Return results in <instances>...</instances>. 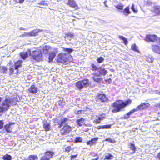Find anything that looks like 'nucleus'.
<instances>
[{
  "label": "nucleus",
  "instance_id": "49530a36",
  "mask_svg": "<svg viewBox=\"0 0 160 160\" xmlns=\"http://www.w3.org/2000/svg\"><path fill=\"white\" fill-rule=\"evenodd\" d=\"M105 141H108L112 143H114L115 141L114 140L110 138H107L105 139Z\"/></svg>",
  "mask_w": 160,
  "mask_h": 160
},
{
  "label": "nucleus",
  "instance_id": "a18cd8bd",
  "mask_svg": "<svg viewBox=\"0 0 160 160\" xmlns=\"http://www.w3.org/2000/svg\"><path fill=\"white\" fill-rule=\"evenodd\" d=\"M123 6L122 4H119L116 6V8L119 10H122L123 8Z\"/></svg>",
  "mask_w": 160,
  "mask_h": 160
},
{
  "label": "nucleus",
  "instance_id": "4be33fe9",
  "mask_svg": "<svg viewBox=\"0 0 160 160\" xmlns=\"http://www.w3.org/2000/svg\"><path fill=\"white\" fill-rule=\"evenodd\" d=\"M111 126L112 125L111 124L105 125H104L98 126L96 128L98 129H109L111 128Z\"/></svg>",
  "mask_w": 160,
  "mask_h": 160
},
{
  "label": "nucleus",
  "instance_id": "774afa93",
  "mask_svg": "<svg viewBox=\"0 0 160 160\" xmlns=\"http://www.w3.org/2000/svg\"><path fill=\"white\" fill-rule=\"evenodd\" d=\"M2 99V98L0 97V102H1Z\"/></svg>",
  "mask_w": 160,
  "mask_h": 160
},
{
  "label": "nucleus",
  "instance_id": "7ed1b4c3",
  "mask_svg": "<svg viewBox=\"0 0 160 160\" xmlns=\"http://www.w3.org/2000/svg\"><path fill=\"white\" fill-rule=\"evenodd\" d=\"M29 53L34 60L40 61L42 60V53L40 51L34 50L32 52V53L30 51Z\"/></svg>",
  "mask_w": 160,
  "mask_h": 160
},
{
  "label": "nucleus",
  "instance_id": "8fccbe9b",
  "mask_svg": "<svg viewBox=\"0 0 160 160\" xmlns=\"http://www.w3.org/2000/svg\"><path fill=\"white\" fill-rule=\"evenodd\" d=\"M71 149V147L70 146H68L65 149V151L68 152H69Z\"/></svg>",
  "mask_w": 160,
  "mask_h": 160
},
{
  "label": "nucleus",
  "instance_id": "4c0bfd02",
  "mask_svg": "<svg viewBox=\"0 0 160 160\" xmlns=\"http://www.w3.org/2000/svg\"><path fill=\"white\" fill-rule=\"evenodd\" d=\"M118 37L119 39L123 40V43L125 45H127L128 44V41L126 38L122 36H119Z\"/></svg>",
  "mask_w": 160,
  "mask_h": 160
},
{
  "label": "nucleus",
  "instance_id": "6e6552de",
  "mask_svg": "<svg viewBox=\"0 0 160 160\" xmlns=\"http://www.w3.org/2000/svg\"><path fill=\"white\" fill-rule=\"evenodd\" d=\"M159 38L155 35H147L145 40L148 42H154L157 41Z\"/></svg>",
  "mask_w": 160,
  "mask_h": 160
},
{
  "label": "nucleus",
  "instance_id": "2f4dec72",
  "mask_svg": "<svg viewBox=\"0 0 160 160\" xmlns=\"http://www.w3.org/2000/svg\"><path fill=\"white\" fill-rule=\"evenodd\" d=\"M20 55L24 60L25 59L28 57V53L26 52H21L20 53Z\"/></svg>",
  "mask_w": 160,
  "mask_h": 160
},
{
  "label": "nucleus",
  "instance_id": "0e129e2a",
  "mask_svg": "<svg viewBox=\"0 0 160 160\" xmlns=\"http://www.w3.org/2000/svg\"><path fill=\"white\" fill-rule=\"evenodd\" d=\"M158 157L159 160H160V152L158 153Z\"/></svg>",
  "mask_w": 160,
  "mask_h": 160
},
{
  "label": "nucleus",
  "instance_id": "13d9d810",
  "mask_svg": "<svg viewBox=\"0 0 160 160\" xmlns=\"http://www.w3.org/2000/svg\"><path fill=\"white\" fill-rule=\"evenodd\" d=\"M152 2L149 1H148L147 2V5L148 6H151L152 5Z\"/></svg>",
  "mask_w": 160,
  "mask_h": 160
},
{
  "label": "nucleus",
  "instance_id": "473e14b6",
  "mask_svg": "<svg viewBox=\"0 0 160 160\" xmlns=\"http://www.w3.org/2000/svg\"><path fill=\"white\" fill-rule=\"evenodd\" d=\"M38 157L36 155H30L28 158V160H38Z\"/></svg>",
  "mask_w": 160,
  "mask_h": 160
},
{
  "label": "nucleus",
  "instance_id": "a19ab883",
  "mask_svg": "<svg viewBox=\"0 0 160 160\" xmlns=\"http://www.w3.org/2000/svg\"><path fill=\"white\" fill-rule=\"evenodd\" d=\"M38 4L43 7H46L48 6V4L46 3V1H41L40 3H38Z\"/></svg>",
  "mask_w": 160,
  "mask_h": 160
},
{
  "label": "nucleus",
  "instance_id": "20e7f679",
  "mask_svg": "<svg viewBox=\"0 0 160 160\" xmlns=\"http://www.w3.org/2000/svg\"><path fill=\"white\" fill-rule=\"evenodd\" d=\"M90 84V83L89 80L84 79L76 82V86L78 89L81 90L84 87H87Z\"/></svg>",
  "mask_w": 160,
  "mask_h": 160
},
{
  "label": "nucleus",
  "instance_id": "423d86ee",
  "mask_svg": "<svg viewBox=\"0 0 160 160\" xmlns=\"http://www.w3.org/2000/svg\"><path fill=\"white\" fill-rule=\"evenodd\" d=\"M58 62L65 64L68 62V58H67V55L64 53H59L58 55Z\"/></svg>",
  "mask_w": 160,
  "mask_h": 160
},
{
  "label": "nucleus",
  "instance_id": "603ef678",
  "mask_svg": "<svg viewBox=\"0 0 160 160\" xmlns=\"http://www.w3.org/2000/svg\"><path fill=\"white\" fill-rule=\"evenodd\" d=\"M40 160H50L47 157H45L44 156L42 157Z\"/></svg>",
  "mask_w": 160,
  "mask_h": 160
},
{
  "label": "nucleus",
  "instance_id": "6ab92c4d",
  "mask_svg": "<svg viewBox=\"0 0 160 160\" xmlns=\"http://www.w3.org/2000/svg\"><path fill=\"white\" fill-rule=\"evenodd\" d=\"M56 56V53L54 52H51L49 53V56L48 57L49 62H52L55 56Z\"/></svg>",
  "mask_w": 160,
  "mask_h": 160
},
{
  "label": "nucleus",
  "instance_id": "c85d7f7f",
  "mask_svg": "<svg viewBox=\"0 0 160 160\" xmlns=\"http://www.w3.org/2000/svg\"><path fill=\"white\" fill-rule=\"evenodd\" d=\"M50 48L51 47L49 46H44L42 48L43 53L45 54L48 53L49 52V50Z\"/></svg>",
  "mask_w": 160,
  "mask_h": 160
},
{
  "label": "nucleus",
  "instance_id": "bf43d9fd",
  "mask_svg": "<svg viewBox=\"0 0 160 160\" xmlns=\"http://www.w3.org/2000/svg\"><path fill=\"white\" fill-rule=\"evenodd\" d=\"M153 59L152 58H148L147 61L149 62H153Z\"/></svg>",
  "mask_w": 160,
  "mask_h": 160
},
{
  "label": "nucleus",
  "instance_id": "39448f33",
  "mask_svg": "<svg viewBox=\"0 0 160 160\" xmlns=\"http://www.w3.org/2000/svg\"><path fill=\"white\" fill-rule=\"evenodd\" d=\"M96 99V104L99 106H101L102 105L103 102L107 101L108 98L104 94L98 93Z\"/></svg>",
  "mask_w": 160,
  "mask_h": 160
},
{
  "label": "nucleus",
  "instance_id": "c03bdc74",
  "mask_svg": "<svg viewBox=\"0 0 160 160\" xmlns=\"http://www.w3.org/2000/svg\"><path fill=\"white\" fill-rule=\"evenodd\" d=\"M64 51L67 52L68 53H70L73 51V50L71 48H64Z\"/></svg>",
  "mask_w": 160,
  "mask_h": 160
},
{
  "label": "nucleus",
  "instance_id": "aec40b11",
  "mask_svg": "<svg viewBox=\"0 0 160 160\" xmlns=\"http://www.w3.org/2000/svg\"><path fill=\"white\" fill-rule=\"evenodd\" d=\"M54 155V152L52 151H47L45 152L44 156L45 157H47L49 159L51 158Z\"/></svg>",
  "mask_w": 160,
  "mask_h": 160
},
{
  "label": "nucleus",
  "instance_id": "6e6d98bb",
  "mask_svg": "<svg viewBox=\"0 0 160 160\" xmlns=\"http://www.w3.org/2000/svg\"><path fill=\"white\" fill-rule=\"evenodd\" d=\"M106 82L108 84L111 83L112 82V79L111 78H109L108 79L106 80Z\"/></svg>",
  "mask_w": 160,
  "mask_h": 160
},
{
  "label": "nucleus",
  "instance_id": "5701e85b",
  "mask_svg": "<svg viewBox=\"0 0 160 160\" xmlns=\"http://www.w3.org/2000/svg\"><path fill=\"white\" fill-rule=\"evenodd\" d=\"M11 125L10 123H9L4 125V128L7 132H12V129L10 127Z\"/></svg>",
  "mask_w": 160,
  "mask_h": 160
},
{
  "label": "nucleus",
  "instance_id": "4468645a",
  "mask_svg": "<svg viewBox=\"0 0 160 160\" xmlns=\"http://www.w3.org/2000/svg\"><path fill=\"white\" fill-rule=\"evenodd\" d=\"M28 90L30 93L32 94L37 93L38 92V88L34 85H32L30 87L28 88Z\"/></svg>",
  "mask_w": 160,
  "mask_h": 160
},
{
  "label": "nucleus",
  "instance_id": "b1692460",
  "mask_svg": "<svg viewBox=\"0 0 160 160\" xmlns=\"http://www.w3.org/2000/svg\"><path fill=\"white\" fill-rule=\"evenodd\" d=\"M8 68L5 66L0 67V72L3 74H6L8 72Z\"/></svg>",
  "mask_w": 160,
  "mask_h": 160
},
{
  "label": "nucleus",
  "instance_id": "2eb2a0df",
  "mask_svg": "<svg viewBox=\"0 0 160 160\" xmlns=\"http://www.w3.org/2000/svg\"><path fill=\"white\" fill-rule=\"evenodd\" d=\"M150 104L147 102H144L141 103L137 107V109L138 111L140 110L144 109L149 106Z\"/></svg>",
  "mask_w": 160,
  "mask_h": 160
},
{
  "label": "nucleus",
  "instance_id": "c756f323",
  "mask_svg": "<svg viewBox=\"0 0 160 160\" xmlns=\"http://www.w3.org/2000/svg\"><path fill=\"white\" fill-rule=\"evenodd\" d=\"M96 76H94L92 78L94 81L99 83H101L103 82V79L102 78H96Z\"/></svg>",
  "mask_w": 160,
  "mask_h": 160
},
{
  "label": "nucleus",
  "instance_id": "9b49d317",
  "mask_svg": "<svg viewBox=\"0 0 160 160\" xmlns=\"http://www.w3.org/2000/svg\"><path fill=\"white\" fill-rule=\"evenodd\" d=\"M138 111V110L137 108H136L132 109L129 112L124 115L123 117L122 118L126 119L129 118L134 112Z\"/></svg>",
  "mask_w": 160,
  "mask_h": 160
},
{
  "label": "nucleus",
  "instance_id": "cd10ccee",
  "mask_svg": "<svg viewBox=\"0 0 160 160\" xmlns=\"http://www.w3.org/2000/svg\"><path fill=\"white\" fill-rule=\"evenodd\" d=\"M35 32H25L24 34L21 35L22 37H26V36H32L33 35H34Z\"/></svg>",
  "mask_w": 160,
  "mask_h": 160
},
{
  "label": "nucleus",
  "instance_id": "a878e982",
  "mask_svg": "<svg viewBox=\"0 0 160 160\" xmlns=\"http://www.w3.org/2000/svg\"><path fill=\"white\" fill-rule=\"evenodd\" d=\"M22 62L21 60H19L15 63V69L18 70V68L22 67Z\"/></svg>",
  "mask_w": 160,
  "mask_h": 160
},
{
  "label": "nucleus",
  "instance_id": "412c9836",
  "mask_svg": "<svg viewBox=\"0 0 160 160\" xmlns=\"http://www.w3.org/2000/svg\"><path fill=\"white\" fill-rule=\"evenodd\" d=\"M86 121V120L82 118L78 119L76 121V122L78 124V125L81 126L83 124L85 123V122Z\"/></svg>",
  "mask_w": 160,
  "mask_h": 160
},
{
  "label": "nucleus",
  "instance_id": "69168bd1",
  "mask_svg": "<svg viewBox=\"0 0 160 160\" xmlns=\"http://www.w3.org/2000/svg\"><path fill=\"white\" fill-rule=\"evenodd\" d=\"M98 157L97 158H95L93 159H92V160H98Z\"/></svg>",
  "mask_w": 160,
  "mask_h": 160
},
{
  "label": "nucleus",
  "instance_id": "f257e3e1",
  "mask_svg": "<svg viewBox=\"0 0 160 160\" xmlns=\"http://www.w3.org/2000/svg\"><path fill=\"white\" fill-rule=\"evenodd\" d=\"M13 99L8 96L2 99L0 104V116L2 115L4 111H7L11 106L16 104Z\"/></svg>",
  "mask_w": 160,
  "mask_h": 160
},
{
  "label": "nucleus",
  "instance_id": "f8f14e48",
  "mask_svg": "<svg viewBox=\"0 0 160 160\" xmlns=\"http://www.w3.org/2000/svg\"><path fill=\"white\" fill-rule=\"evenodd\" d=\"M67 4L70 7L75 8V9H78V5L74 0H68Z\"/></svg>",
  "mask_w": 160,
  "mask_h": 160
},
{
  "label": "nucleus",
  "instance_id": "e2e57ef3",
  "mask_svg": "<svg viewBox=\"0 0 160 160\" xmlns=\"http://www.w3.org/2000/svg\"><path fill=\"white\" fill-rule=\"evenodd\" d=\"M24 0H19V3H22L23 2Z\"/></svg>",
  "mask_w": 160,
  "mask_h": 160
},
{
  "label": "nucleus",
  "instance_id": "f03ea898",
  "mask_svg": "<svg viewBox=\"0 0 160 160\" xmlns=\"http://www.w3.org/2000/svg\"><path fill=\"white\" fill-rule=\"evenodd\" d=\"M132 102V100L129 99L125 102L122 100H118L112 104V106L114 108L112 112L116 113L122 111L126 106L130 104Z\"/></svg>",
  "mask_w": 160,
  "mask_h": 160
},
{
  "label": "nucleus",
  "instance_id": "37998d69",
  "mask_svg": "<svg viewBox=\"0 0 160 160\" xmlns=\"http://www.w3.org/2000/svg\"><path fill=\"white\" fill-rule=\"evenodd\" d=\"M104 60V58L102 57L98 58L96 60L98 63H101Z\"/></svg>",
  "mask_w": 160,
  "mask_h": 160
},
{
  "label": "nucleus",
  "instance_id": "3c124183",
  "mask_svg": "<svg viewBox=\"0 0 160 160\" xmlns=\"http://www.w3.org/2000/svg\"><path fill=\"white\" fill-rule=\"evenodd\" d=\"M4 122L2 120H0V129H2L3 127Z\"/></svg>",
  "mask_w": 160,
  "mask_h": 160
},
{
  "label": "nucleus",
  "instance_id": "72a5a7b5",
  "mask_svg": "<svg viewBox=\"0 0 160 160\" xmlns=\"http://www.w3.org/2000/svg\"><path fill=\"white\" fill-rule=\"evenodd\" d=\"M66 37H67L69 40H70L74 36V35L73 33L70 32H69L68 33L65 34Z\"/></svg>",
  "mask_w": 160,
  "mask_h": 160
},
{
  "label": "nucleus",
  "instance_id": "680f3d73",
  "mask_svg": "<svg viewBox=\"0 0 160 160\" xmlns=\"http://www.w3.org/2000/svg\"><path fill=\"white\" fill-rule=\"evenodd\" d=\"M19 29L21 30H26V29L22 27H21Z\"/></svg>",
  "mask_w": 160,
  "mask_h": 160
},
{
  "label": "nucleus",
  "instance_id": "0eeeda50",
  "mask_svg": "<svg viewBox=\"0 0 160 160\" xmlns=\"http://www.w3.org/2000/svg\"><path fill=\"white\" fill-rule=\"evenodd\" d=\"M61 135H66L69 133L72 130V128L69 125L63 126V127L60 130Z\"/></svg>",
  "mask_w": 160,
  "mask_h": 160
},
{
  "label": "nucleus",
  "instance_id": "4d7b16f0",
  "mask_svg": "<svg viewBox=\"0 0 160 160\" xmlns=\"http://www.w3.org/2000/svg\"><path fill=\"white\" fill-rule=\"evenodd\" d=\"M82 110H78L75 111V113L76 114H80L82 112Z\"/></svg>",
  "mask_w": 160,
  "mask_h": 160
},
{
  "label": "nucleus",
  "instance_id": "ea45409f",
  "mask_svg": "<svg viewBox=\"0 0 160 160\" xmlns=\"http://www.w3.org/2000/svg\"><path fill=\"white\" fill-rule=\"evenodd\" d=\"M82 138L81 137H77L75 138L74 140V142H82Z\"/></svg>",
  "mask_w": 160,
  "mask_h": 160
},
{
  "label": "nucleus",
  "instance_id": "dca6fc26",
  "mask_svg": "<svg viewBox=\"0 0 160 160\" xmlns=\"http://www.w3.org/2000/svg\"><path fill=\"white\" fill-rule=\"evenodd\" d=\"M43 126L46 131H49L50 130L51 126L50 123L47 122V121H43Z\"/></svg>",
  "mask_w": 160,
  "mask_h": 160
},
{
  "label": "nucleus",
  "instance_id": "e433bc0d",
  "mask_svg": "<svg viewBox=\"0 0 160 160\" xmlns=\"http://www.w3.org/2000/svg\"><path fill=\"white\" fill-rule=\"evenodd\" d=\"M12 158L11 156L8 154H6L2 157V159L4 160H11Z\"/></svg>",
  "mask_w": 160,
  "mask_h": 160
},
{
  "label": "nucleus",
  "instance_id": "9d476101",
  "mask_svg": "<svg viewBox=\"0 0 160 160\" xmlns=\"http://www.w3.org/2000/svg\"><path fill=\"white\" fill-rule=\"evenodd\" d=\"M98 73H95L94 74V76L96 77H99L101 75L105 76L107 73L108 72L104 68H102L101 67H99V69L98 70Z\"/></svg>",
  "mask_w": 160,
  "mask_h": 160
},
{
  "label": "nucleus",
  "instance_id": "58836bf2",
  "mask_svg": "<svg viewBox=\"0 0 160 160\" xmlns=\"http://www.w3.org/2000/svg\"><path fill=\"white\" fill-rule=\"evenodd\" d=\"M131 48L132 50L135 51L137 52H139V51L138 49V47L135 44L132 45Z\"/></svg>",
  "mask_w": 160,
  "mask_h": 160
},
{
  "label": "nucleus",
  "instance_id": "bb28decb",
  "mask_svg": "<svg viewBox=\"0 0 160 160\" xmlns=\"http://www.w3.org/2000/svg\"><path fill=\"white\" fill-rule=\"evenodd\" d=\"M113 156L111 154L107 153L104 155V159H107V160H110L112 159H113Z\"/></svg>",
  "mask_w": 160,
  "mask_h": 160
},
{
  "label": "nucleus",
  "instance_id": "052dcab7",
  "mask_svg": "<svg viewBox=\"0 0 160 160\" xmlns=\"http://www.w3.org/2000/svg\"><path fill=\"white\" fill-rule=\"evenodd\" d=\"M107 2V1L105 0L103 2V3H104V5L105 6V7H108V6L106 4Z\"/></svg>",
  "mask_w": 160,
  "mask_h": 160
},
{
  "label": "nucleus",
  "instance_id": "f704fd0d",
  "mask_svg": "<svg viewBox=\"0 0 160 160\" xmlns=\"http://www.w3.org/2000/svg\"><path fill=\"white\" fill-rule=\"evenodd\" d=\"M97 118L95 119L93 121V122L96 123H100L101 121L103 120L104 118L97 116Z\"/></svg>",
  "mask_w": 160,
  "mask_h": 160
},
{
  "label": "nucleus",
  "instance_id": "a211bd4d",
  "mask_svg": "<svg viewBox=\"0 0 160 160\" xmlns=\"http://www.w3.org/2000/svg\"><path fill=\"white\" fill-rule=\"evenodd\" d=\"M129 148L130 149V150L131 151L130 153L132 154H134L136 150L134 144L133 143H130V145H129Z\"/></svg>",
  "mask_w": 160,
  "mask_h": 160
},
{
  "label": "nucleus",
  "instance_id": "09e8293b",
  "mask_svg": "<svg viewBox=\"0 0 160 160\" xmlns=\"http://www.w3.org/2000/svg\"><path fill=\"white\" fill-rule=\"evenodd\" d=\"M42 31V30L38 29V30H34L32 31V32H35L34 35H33V36H36L38 32H41Z\"/></svg>",
  "mask_w": 160,
  "mask_h": 160
},
{
  "label": "nucleus",
  "instance_id": "de8ad7c7",
  "mask_svg": "<svg viewBox=\"0 0 160 160\" xmlns=\"http://www.w3.org/2000/svg\"><path fill=\"white\" fill-rule=\"evenodd\" d=\"M131 9L133 12L134 13H137L138 12V11L137 10H136L134 8V5L133 4H132Z\"/></svg>",
  "mask_w": 160,
  "mask_h": 160
},
{
  "label": "nucleus",
  "instance_id": "393cba45",
  "mask_svg": "<svg viewBox=\"0 0 160 160\" xmlns=\"http://www.w3.org/2000/svg\"><path fill=\"white\" fill-rule=\"evenodd\" d=\"M122 12L123 14L126 16H128V14L131 13V12L129 10V8L128 6L127 7L125 8Z\"/></svg>",
  "mask_w": 160,
  "mask_h": 160
},
{
  "label": "nucleus",
  "instance_id": "79ce46f5",
  "mask_svg": "<svg viewBox=\"0 0 160 160\" xmlns=\"http://www.w3.org/2000/svg\"><path fill=\"white\" fill-rule=\"evenodd\" d=\"M58 104L62 106L64 105L65 102H63V99L62 98H60L59 100H58Z\"/></svg>",
  "mask_w": 160,
  "mask_h": 160
},
{
  "label": "nucleus",
  "instance_id": "c9c22d12",
  "mask_svg": "<svg viewBox=\"0 0 160 160\" xmlns=\"http://www.w3.org/2000/svg\"><path fill=\"white\" fill-rule=\"evenodd\" d=\"M153 11L156 14H160V6H155L154 8Z\"/></svg>",
  "mask_w": 160,
  "mask_h": 160
},
{
  "label": "nucleus",
  "instance_id": "7c9ffc66",
  "mask_svg": "<svg viewBox=\"0 0 160 160\" xmlns=\"http://www.w3.org/2000/svg\"><path fill=\"white\" fill-rule=\"evenodd\" d=\"M90 68L92 71H96V70H98L99 67H97L94 64L92 63L90 66Z\"/></svg>",
  "mask_w": 160,
  "mask_h": 160
},
{
  "label": "nucleus",
  "instance_id": "338daca9",
  "mask_svg": "<svg viewBox=\"0 0 160 160\" xmlns=\"http://www.w3.org/2000/svg\"><path fill=\"white\" fill-rule=\"evenodd\" d=\"M110 71L112 72H113L114 71V70L113 69H110Z\"/></svg>",
  "mask_w": 160,
  "mask_h": 160
},
{
  "label": "nucleus",
  "instance_id": "5fc2aeb1",
  "mask_svg": "<svg viewBox=\"0 0 160 160\" xmlns=\"http://www.w3.org/2000/svg\"><path fill=\"white\" fill-rule=\"evenodd\" d=\"M77 156L78 155L77 154L74 155H72L70 157L71 159L72 160L73 159L77 157Z\"/></svg>",
  "mask_w": 160,
  "mask_h": 160
},
{
  "label": "nucleus",
  "instance_id": "1a4fd4ad",
  "mask_svg": "<svg viewBox=\"0 0 160 160\" xmlns=\"http://www.w3.org/2000/svg\"><path fill=\"white\" fill-rule=\"evenodd\" d=\"M69 120V119L67 118H63L60 119V121L58 122V124L59 126L58 127V128H61L62 126H65L68 125L67 122Z\"/></svg>",
  "mask_w": 160,
  "mask_h": 160
},
{
  "label": "nucleus",
  "instance_id": "f3484780",
  "mask_svg": "<svg viewBox=\"0 0 160 160\" xmlns=\"http://www.w3.org/2000/svg\"><path fill=\"white\" fill-rule=\"evenodd\" d=\"M152 51L154 52L160 54V47L156 45H152Z\"/></svg>",
  "mask_w": 160,
  "mask_h": 160
},
{
  "label": "nucleus",
  "instance_id": "864d4df0",
  "mask_svg": "<svg viewBox=\"0 0 160 160\" xmlns=\"http://www.w3.org/2000/svg\"><path fill=\"white\" fill-rule=\"evenodd\" d=\"M9 72H10V74H12L13 73L14 69L13 68L11 67L9 68Z\"/></svg>",
  "mask_w": 160,
  "mask_h": 160
},
{
  "label": "nucleus",
  "instance_id": "ddd939ff",
  "mask_svg": "<svg viewBox=\"0 0 160 160\" xmlns=\"http://www.w3.org/2000/svg\"><path fill=\"white\" fill-rule=\"evenodd\" d=\"M98 139V137L93 138L90 140L87 141V144L88 145L91 146L97 143Z\"/></svg>",
  "mask_w": 160,
  "mask_h": 160
}]
</instances>
